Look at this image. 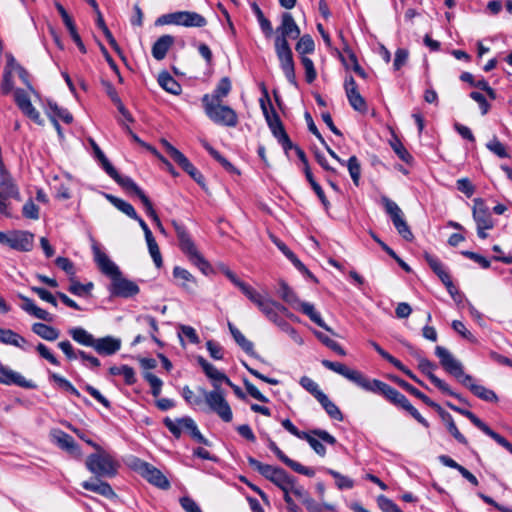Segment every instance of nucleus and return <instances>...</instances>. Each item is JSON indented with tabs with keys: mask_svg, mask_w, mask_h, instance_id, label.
Returning a JSON list of instances; mask_svg holds the SVG:
<instances>
[{
	"mask_svg": "<svg viewBox=\"0 0 512 512\" xmlns=\"http://www.w3.org/2000/svg\"><path fill=\"white\" fill-rule=\"evenodd\" d=\"M435 355L439 358L442 368L447 373L458 379L459 382L467 387L476 397L486 402L498 401V397L493 390L488 389L483 385L475 384L473 382V377L464 373L462 363L455 359L448 349L443 346H436Z\"/></svg>",
	"mask_w": 512,
	"mask_h": 512,
	"instance_id": "nucleus-1",
	"label": "nucleus"
},
{
	"mask_svg": "<svg viewBox=\"0 0 512 512\" xmlns=\"http://www.w3.org/2000/svg\"><path fill=\"white\" fill-rule=\"evenodd\" d=\"M86 443L97 451L86 458V468L97 478H113L118 473V461L94 441L86 440Z\"/></svg>",
	"mask_w": 512,
	"mask_h": 512,
	"instance_id": "nucleus-2",
	"label": "nucleus"
},
{
	"mask_svg": "<svg viewBox=\"0 0 512 512\" xmlns=\"http://www.w3.org/2000/svg\"><path fill=\"white\" fill-rule=\"evenodd\" d=\"M278 294L284 302L295 309H299L303 314L308 316L312 322L334 334L332 329L323 321L320 313L315 310L314 305L309 302L300 301L293 289L284 280L279 281Z\"/></svg>",
	"mask_w": 512,
	"mask_h": 512,
	"instance_id": "nucleus-3",
	"label": "nucleus"
},
{
	"mask_svg": "<svg viewBox=\"0 0 512 512\" xmlns=\"http://www.w3.org/2000/svg\"><path fill=\"white\" fill-rule=\"evenodd\" d=\"M172 225L175 229L180 249L188 257L189 261L198 267L203 274L207 275L209 272H211V265L197 250L193 240L186 230V227L176 221H173Z\"/></svg>",
	"mask_w": 512,
	"mask_h": 512,
	"instance_id": "nucleus-4",
	"label": "nucleus"
},
{
	"mask_svg": "<svg viewBox=\"0 0 512 512\" xmlns=\"http://www.w3.org/2000/svg\"><path fill=\"white\" fill-rule=\"evenodd\" d=\"M202 106L206 116L215 124L235 127L238 124V116L234 109L222 102H212L207 95H203Z\"/></svg>",
	"mask_w": 512,
	"mask_h": 512,
	"instance_id": "nucleus-5",
	"label": "nucleus"
},
{
	"mask_svg": "<svg viewBox=\"0 0 512 512\" xmlns=\"http://www.w3.org/2000/svg\"><path fill=\"white\" fill-rule=\"evenodd\" d=\"M199 391L204 396V401L211 412L217 414L224 422L228 423L232 421L233 413L221 388L213 389L212 391L199 388Z\"/></svg>",
	"mask_w": 512,
	"mask_h": 512,
	"instance_id": "nucleus-6",
	"label": "nucleus"
},
{
	"mask_svg": "<svg viewBox=\"0 0 512 512\" xmlns=\"http://www.w3.org/2000/svg\"><path fill=\"white\" fill-rule=\"evenodd\" d=\"M157 25H178L184 27H204L207 20L204 16L193 11H177L160 16Z\"/></svg>",
	"mask_w": 512,
	"mask_h": 512,
	"instance_id": "nucleus-7",
	"label": "nucleus"
},
{
	"mask_svg": "<svg viewBox=\"0 0 512 512\" xmlns=\"http://www.w3.org/2000/svg\"><path fill=\"white\" fill-rule=\"evenodd\" d=\"M381 200L386 213L390 216L391 221L399 235L406 241H413L414 235L408 226L400 207L386 196H383Z\"/></svg>",
	"mask_w": 512,
	"mask_h": 512,
	"instance_id": "nucleus-8",
	"label": "nucleus"
},
{
	"mask_svg": "<svg viewBox=\"0 0 512 512\" xmlns=\"http://www.w3.org/2000/svg\"><path fill=\"white\" fill-rule=\"evenodd\" d=\"M446 405L451 410L458 412L459 414L468 418L478 429H480L487 436L491 437L499 445L504 447L506 450H508L512 454V444L506 438H504L503 436H501L500 434H498L494 430H492L486 423H484L473 412L463 409V408H460V407L452 404L451 402H447Z\"/></svg>",
	"mask_w": 512,
	"mask_h": 512,
	"instance_id": "nucleus-9",
	"label": "nucleus"
},
{
	"mask_svg": "<svg viewBox=\"0 0 512 512\" xmlns=\"http://www.w3.org/2000/svg\"><path fill=\"white\" fill-rule=\"evenodd\" d=\"M418 369L423 374H425L429 378V380L442 393L447 394L449 396H452V397L458 399L460 402L467 404V401L465 400V398H463L460 394L454 392L445 381H443L442 379H440L439 377H437L434 374V370L436 369V365L433 362H431L429 359H427L425 357L419 356L418 357Z\"/></svg>",
	"mask_w": 512,
	"mask_h": 512,
	"instance_id": "nucleus-10",
	"label": "nucleus"
},
{
	"mask_svg": "<svg viewBox=\"0 0 512 512\" xmlns=\"http://www.w3.org/2000/svg\"><path fill=\"white\" fill-rule=\"evenodd\" d=\"M274 47L280 68L282 69L287 81L294 87H298V81L295 74V63L290 45L281 43V45L274 44Z\"/></svg>",
	"mask_w": 512,
	"mask_h": 512,
	"instance_id": "nucleus-11",
	"label": "nucleus"
},
{
	"mask_svg": "<svg viewBox=\"0 0 512 512\" xmlns=\"http://www.w3.org/2000/svg\"><path fill=\"white\" fill-rule=\"evenodd\" d=\"M473 219L477 225L478 237L481 239H486L488 234L485 232V230H490L494 227V220L488 207L480 198L474 199Z\"/></svg>",
	"mask_w": 512,
	"mask_h": 512,
	"instance_id": "nucleus-12",
	"label": "nucleus"
},
{
	"mask_svg": "<svg viewBox=\"0 0 512 512\" xmlns=\"http://www.w3.org/2000/svg\"><path fill=\"white\" fill-rule=\"evenodd\" d=\"M247 461L254 470L276 486H282L281 484H283L285 479L289 476L283 468L264 464L252 456H248Z\"/></svg>",
	"mask_w": 512,
	"mask_h": 512,
	"instance_id": "nucleus-13",
	"label": "nucleus"
},
{
	"mask_svg": "<svg viewBox=\"0 0 512 512\" xmlns=\"http://www.w3.org/2000/svg\"><path fill=\"white\" fill-rule=\"evenodd\" d=\"M300 439L307 441L315 453L321 457L326 455V448L321 441L329 445H335L337 443L333 435L322 429H313L310 432H305Z\"/></svg>",
	"mask_w": 512,
	"mask_h": 512,
	"instance_id": "nucleus-14",
	"label": "nucleus"
},
{
	"mask_svg": "<svg viewBox=\"0 0 512 512\" xmlns=\"http://www.w3.org/2000/svg\"><path fill=\"white\" fill-rule=\"evenodd\" d=\"M277 36L274 44L285 43L289 44L288 39H296L300 36V28L295 22L293 16L289 12H284L281 15V24L276 29Z\"/></svg>",
	"mask_w": 512,
	"mask_h": 512,
	"instance_id": "nucleus-15",
	"label": "nucleus"
},
{
	"mask_svg": "<svg viewBox=\"0 0 512 512\" xmlns=\"http://www.w3.org/2000/svg\"><path fill=\"white\" fill-rule=\"evenodd\" d=\"M0 384L15 385L25 389L37 388L32 380H27L21 373L3 364H0Z\"/></svg>",
	"mask_w": 512,
	"mask_h": 512,
	"instance_id": "nucleus-16",
	"label": "nucleus"
},
{
	"mask_svg": "<svg viewBox=\"0 0 512 512\" xmlns=\"http://www.w3.org/2000/svg\"><path fill=\"white\" fill-rule=\"evenodd\" d=\"M110 293L115 297L130 298L137 295L140 291L139 286L119 274L115 279L111 281Z\"/></svg>",
	"mask_w": 512,
	"mask_h": 512,
	"instance_id": "nucleus-17",
	"label": "nucleus"
},
{
	"mask_svg": "<svg viewBox=\"0 0 512 512\" xmlns=\"http://www.w3.org/2000/svg\"><path fill=\"white\" fill-rule=\"evenodd\" d=\"M321 363L325 368H327L337 374H340L341 376L345 377L349 381L355 383L357 386L362 388L366 377L360 371L351 369V368L347 367L345 364L340 363V362H333L330 360H322Z\"/></svg>",
	"mask_w": 512,
	"mask_h": 512,
	"instance_id": "nucleus-18",
	"label": "nucleus"
},
{
	"mask_svg": "<svg viewBox=\"0 0 512 512\" xmlns=\"http://www.w3.org/2000/svg\"><path fill=\"white\" fill-rule=\"evenodd\" d=\"M138 470L141 476L152 485L164 490L170 487V482L166 476L153 465L147 462H140Z\"/></svg>",
	"mask_w": 512,
	"mask_h": 512,
	"instance_id": "nucleus-19",
	"label": "nucleus"
},
{
	"mask_svg": "<svg viewBox=\"0 0 512 512\" xmlns=\"http://www.w3.org/2000/svg\"><path fill=\"white\" fill-rule=\"evenodd\" d=\"M344 89L347 99L352 108L358 112L365 113L367 111V103L358 90L357 83L352 76H348L344 81Z\"/></svg>",
	"mask_w": 512,
	"mask_h": 512,
	"instance_id": "nucleus-20",
	"label": "nucleus"
},
{
	"mask_svg": "<svg viewBox=\"0 0 512 512\" xmlns=\"http://www.w3.org/2000/svg\"><path fill=\"white\" fill-rule=\"evenodd\" d=\"M14 101L18 108L22 111L24 115H26L29 119L34 121L37 124H41L42 120L40 117V113L36 110V108L32 105L30 97L28 93L20 88L14 90Z\"/></svg>",
	"mask_w": 512,
	"mask_h": 512,
	"instance_id": "nucleus-21",
	"label": "nucleus"
},
{
	"mask_svg": "<svg viewBox=\"0 0 512 512\" xmlns=\"http://www.w3.org/2000/svg\"><path fill=\"white\" fill-rule=\"evenodd\" d=\"M362 389L376 394H380L384 396L392 404L396 401L397 398H399V395L401 394L398 390L386 384L385 382H382L378 379L370 380L367 377L362 386Z\"/></svg>",
	"mask_w": 512,
	"mask_h": 512,
	"instance_id": "nucleus-22",
	"label": "nucleus"
},
{
	"mask_svg": "<svg viewBox=\"0 0 512 512\" xmlns=\"http://www.w3.org/2000/svg\"><path fill=\"white\" fill-rule=\"evenodd\" d=\"M52 441L62 450L66 451L74 457L81 455L79 445L75 442L72 436L60 429H54L50 433Z\"/></svg>",
	"mask_w": 512,
	"mask_h": 512,
	"instance_id": "nucleus-23",
	"label": "nucleus"
},
{
	"mask_svg": "<svg viewBox=\"0 0 512 512\" xmlns=\"http://www.w3.org/2000/svg\"><path fill=\"white\" fill-rule=\"evenodd\" d=\"M262 90H263L265 99L264 98L260 99V107L265 116L266 122L272 132L275 129H277V127H281L283 125V123L281 122L279 115L277 114L274 107L272 106L268 91L264 85H263Z\"/></svg>",
	"mask_w": 512,
	"mask_h": 512,
	"instance_id": "nucleus-24",
	"label": "nucleus"
},
{
	"mask_svg": "<svg viewBox=\"0 0 512 512\" xmlns=\"http://www.w3.org/2000/svg\"><path fill=\"white\" fill-rule=\"evenodd\" d=\"M93 252L95 261L103 274L111 278V281L115 279L121 271L119 267L109 259V257L103 253L97 246H93Z\"/></svg>",
	"mask_w": 512,
	"mask_h": 512,
	"instance_id": "nucleus-25",
	"label": "nucleus"
},
{
	"mask_svg": "<svg viewBox=\"0 0 512 512\" xmlns=\"http://www.w3.org/2000/svg\"><path fill=\"white\" fill-rule=\"evenodd\" d=\"M34 244V235L28 231H12L10 232L11 249L17 251L28 252L31 251Z\"/></svg>",
	"mask_w": 512,
	"mask_h": 512,
	"instance_id": "nucleus-26",
	"label": "nucleus"
},
{
	"mask_svg": "<svg viewBox=\"0 0 512 512\" xmlns=\"http://www.w3.org/2000/svg\"><path fill=\"white\" fill-rule=\"evenodd\" d=\"M197 361L205 375L211 380L214 389H220L221 383H229V378L202 356H199Z\"/></svg>",
	"mask_w": 512,
	"mask_h": 512,
	"instance_id": "nucleus-27",
	"label": "nucleus"
},
{
	"mask_svg": "<svg viewBox=\"0 0 512 512\" xmlns=\"http://www.w3.org/2000/svg\"><path fill=\"white\" fill-rule=\"evenodd\" d=\"M94 350L100 355H113L121 348V340L112 336L95 338L93 345Z\"/></svg>",
	"mask_w": 512,
	"mask_h": 512,
	"instance_id": "nucleus-28",
	"label": "nucleus"
},
{
	"mask_svg": "<svg viewBox=\"0 0 512 512\" xmlns=\"http://www.w3.org/2000/svg\"><path fill=\"white\" fill-rule=\"evenodd\" d=\"M81 486L88 491L97 493L107 499L116 497V493L108 482L102 481L101 478L91 479L81 483Z\"/></svg>",
	"mask_w": 512,
	"mask_h": 512,
	"instance_id": "nucleus-29",
	"label": "nucleus"
},
{
	"mask_svg": "<svg viewBox=\"0 0 512 512\" xmlns=\"http://www.w3.org/2000/svg\"><path fill=\"white\" fill-rule=\"evenodd\" d=\"M388 378L392 382H394L395 384L400 386L402 389H404L406 392H408L411 395H413V396L417 397L418 399L422 400L426 405H428V406H430L432 408H435L437 410L441 409V407L437 403L432 401L428 396H426L424 393H422L420 390H418L417 388L412 386L407 381L401 379L400 377H398L396 375H388Z\"/></svg>",
	"mask_w": 512,
	"mask_h": 512,
	"instance_id": "nucleus-30",
	"label": "nucleus"
},
{
	"mask_svg": "<svg viewBox=\"0 0 512 512\" xmlns=\"http://www.w3.org/2000/svg\"><path fill=\"white\" fill-rule=\"evenodd\" d=\"M0 343L5 345H12L22 350H26L27 340L11 329H4L0 327Z\"/></svg>",
	"mask_w": 512,
	"mask_h": 512,
	"instance_id": "nucleus-31",
	"label": "nucleus"
},
{
	"mask_svg": "<svg viewBox=\"0 0 512 512\" xmlns=\"http://www.w3.org/2000/svg\"><path fill=\"white\" fill-rule=\"evenodd\" d=\"M174 43V37L171 35H162L152 46V56L156 60H163L167 52Z\"/></svg>",
	"mask_w": 512,
	"mask_h": 512,
	"instance_id": "nucleus-32",
	"label": "nucleus"
},
{
	"mask_svg": "<svg viewBox=\"0 0 512 512\" xmlns=\"http://www.w3.org/2000/svg\"><path fill=\"white\" fill-rule=\"evenodd\" d=\"M393 405L405 410L408 412L418 423L423 425L424 427H429V422L422 417V415L418 412V410L410 403L407 397L404 394H400L399 398L393 403Z\"/></svg>",
	"mask_w": 512,
	"mask_h": 512,
	"instance_id": "nucleus-33",
	"label": "nucleus"
},
{
	"mask_svg": "<svg viewBox=\"0 0 512 512\" xmlns=\"http://www.w3.org/2000/svg\"><path fill=\"white\" fill-rule=\"evenodd\" d=\"M71 338L80 345L92 347L95 342V337L82 327H73L68 330Z\"/></svg>",
	"mask_w": 512,
	"mask_h": 512,
	"instance_id": "nucleus-34",
	"label": "nucleus"
},
{
	"mask_svg": "<svg viewBox=\"0 0 512 512\" xmlns=\"http://www.w3.org/2000/svg\"><path fill=\"white\" fill-rule=\"evenodd\" d=\"M229 330L235 342L245 351L248 355L258 357L254 350V344L246 339L239 329L233 326L231 323L228 324Z\"/></svg>",
	"mask_w": 512,
	"mask_h": 512,
	"instance_id": "nucleus-35",
	"label": "nucleus"
},
{
	"mask_svg": "<svg viewBox=\"0 0 512 512\" xmlns=\"http://www.w3.org/2000/svg\"><path fill=\"white\" fill-rule=\"evenodd\" d=\"M32 331L47 341H55L59 338L60 335V331L58 329L40 322L34 323L32 325Z\"/></svg>",
	"mask_w": 512,
	"mask_h": 512,
	"instance_id": "nucleus-36",
	"label": "nucleus"
},
{
	"mask_svg": "<svg viewBox=\"0 0 512 512\" xmlns=\"http://www.w3.org/2000/svg\"><path fill=\"white\" fill-rule=\"evenodd\" d=\"M173 277L181 281L179 285L187 291L193 290L196 285L194 276L186 269L176 266L173 269Z\"/></svg>",
	"mask_w": 512,
	"mask_h": 512,
	"instance_id": "nucleus-37",
	"label": "nucleus"
},
{
	"mask_svg": "<svg viewBox=\"0 0 512 512\" xmlns=\"http://www.w3.org/2000/svg\"><path fill=\"white\" fill-rule=\"evenodd\" d=\"M232 88L229 77H223L220 79L215 89L211 94H206L208 98L212 99V102H222L223 98L228 96Z\"/></svg>",
	"mask_w": 512,
	"mask_h": 512,
	"instance_id": "nucleus-38",
	"label": "nucleus"
},
{
	"mask_svg": "<svg viewBox=\"0 0 512 512\" xmlns=\"http://www.w3.org/2000/svg\"><path fill=\"white\" fill-rule=\"evenodd\" d=\"M440 412V415L442 419L446 422L447 429L449 433L461 444L468 445V441L466 437L459 431L457 428L452 416L443 411L442 409L438 410Z\"/></svg>",
	"mask_w": 512,
	"mask_h": 512,
	"instance_id": "nucleus-39",
	"label": "nucleus"
},
{
	"mask_svg": "<svg viewBox=\"0 0 512 512\" xmlns=\"http://www.w3.org/2000/svg\"><path fill=\"white\" fill-rule=\"evenodd\" d=\"M158 83L165 91L173 95L181 93V85L167 72L159 75Z\"/></svg>",
	"mask_w": 512,
	"mask_h": 512,
	"instance_id": "nucleus-40",
	"label": "nucleus"
},
{
	"mask_svg": "<svg viewBox=\"0 0 512 512\" xmlns=\"http://www.w3.org/2000/svg\"><path fill=\"white\" fill-rule=\"evenodd\" d=\"M161 144L164 147L166 153L176 162L181 168H183L188 162V158L177 148L171 145L167 140L162 139Z\"/></svg>",
	"mask_w": 512,
	"mask_h": 512,
	"instance_id": "nucleus-41",
	"label": "nucleus"
},
{
	"mask_svg": "<svg viewBox=\"0 0 512 512\" xmlns=\"http://www.w3.org/2000/svg\"><path fill=\"white\" fill-rule=\"evenodd\" d=\"M161 144L164 147L166 153L176 162L181 168H183L188 162V158L177 148L171 145L167 140L162 139Z\"/></svg>",
	"mask_w": 512,
	"mask_h": 512,
	"instance_id": "nucleus-42",
	"label": "nucleus"
},
{
	"mask_svg": "<svg viewBox=\"0 0 512 512\" xmlns=\"http://www.w3.org/2000/svg\"><path fill=\"white\" fill-rule=\"evenodd\" d=\"M161 144L164 147L166 153L176 162L181 168H183L188 162V158L177 148L171 145L167 140L162 139Z\"/></svg>",
	"mask_w": 512,
	"mask_h": 512,
	"instance_id": "nucleus-43",
	"label": "nucleus"
},
{
	"mask_svg": "<svg viewBox=\"0 0 512 512\" xmlns=\"http://www.w3.org/2000/svg\"><path fill=\"white\" fill-rule=\"evenodd\" d=\"M107 199L113 206H115L118 210L126 214L131 219L137 218V212L135 211L134 207L127 201L113 195H107Z\"/></svg>",
	"mask_w": 512,
	"mask_h": 512,
	"instance_id": "nucleus-44",
	"label": "nucleus"
},
{
	"mask_svg": "<svg viewBox=\"0 0 512 512\" xmlns=\"http://www.w3.org/2000/svg\"><path fill=\"white\" fill-rule=\"evenodd\" d=\"M295 50L300 55V58L307 54H312L315 50L314 40L309 34L301 36L295 46Z\"/></svg>",
	"mask_w": 512,
	"mask_h": 512,
	"instance_id": "nucleus-45",
	"label": "nucleus"
},
{
	"mask_svg": "<svg viewBox=\"0 0 512 512\" xmlns=\"http://www.w3.org/2000/svg\"><path fill=\"white\" fill-rule=\"evenodd\" d=\"M323 409L326 411V413L335 420L342 421L343 420V414L340 411V409L333 403L326 394H324L321 398L317 400Z\"/></svg>",
	"mask_w": 512,
	"mask_h": 512,
	"instance_id": "nucleus-46",
	"label": "nucleus"
},
{
	"mask_svg": "<svg viewBox=\"0 0 512 512\" xmlns=\"http://www.w3.org/2000/svg\"><path fill=\"white\" fill-rule=\"evenodd\" d=\"M256 306L271 322L276 320V318L279 316L276 313L275 301L266 296Z\"/></svg>",
	"mask_w": 512,
	"mask_h": 512,
	"instance_id": "nucleus-47",
	"label": "nucleus"
},
{
	"mask_svg": "<svg viewBox=\"0 0 512 512\" xmlns=\"http://www.w3.org/2000/svg\"><path fill=\"white\" fill-rule=\"evenodd\" d=\"M93 287L94 286L92 282H89L87 284H81L79 281L71 278L68 291L75 296L86 297L90 295Z\"/></svg>",
	"mask_w": 512,
	"mask_h": 512,
	"instance_id": "nucleus-48",
	"label": "nucleus"
},
{
	"mask_svg": "<svg viewBox=\"0 0 512 512\" xmlns=\"http://www.w3.org/2000/svg\"><path fill=\"white\" fill-rule=\"evenodd\" d=\"M424 258L433 272L440 278V280H443L449 276V273L444 269V265L436 256L426 252L424 254Z\"/></svg>",
	"mask_w": 512,
	"mask_h": 512,
	"instance_id": "nucleus-49",
	"label": "nucleus"
},
{
	"mask_svg": "<svg viewBox=\"0 0 512 512\" xmlns=\"http://www.w3.org/2000/svg\"><path fill=\"white\" fill-rule=\"evenodd\" d=\"M48 108L49 111L47 112V114L55 116L57 120L61 119L66 124H70L73 121V116L71 115V113L67 109L59 107L56 103L49 102Z\"/></svg>",
	"mask_w": 512,
	"mask_h": 512,
	"instance_id": "nucleus-50",
	"label": "nucleus"
},
{
	"mask_svg": "<svg viewBox=\"0 0 512 512\" xmlns=\"http://www.w3.org/2000/svg\"><path fill=\"white\" fill-rule=\"evenodd\" d=\"M50 380L55 382L59 388L71 393L72 395L80 398L81 394L80 392L73 386V384L64 378L63 376L57 374V373H51L49 376Z\"/></svg>",
	"mask_w": 512,
	"mask_h": 512,
	"instance_id": "nucleus-51",
	"label": "nucleus"
},
{
	"mask_svg": "<svg viewBox=\"0 0 512 512\" xmlns=\"http://www.w3.org/2000/svg\"><path fill=\"white\" fill-rule=\"evenodd\" d=\"M202 146L206 149V151L217 161L219 162L227 171H233L234 166L223 157L217 150H215L206 140H201Z\"/></svg>",
	"mask_w": 512,
	"mask_h": 512,
	"instance_id": "nucleus-52",
	"label": "nucleus"
},
{
	"mask_svg": "<svg viewBox=\"0 0 512 512\" xmlns=\"http://www.w3.org/2000/svg\"><path fill=\"white\" fill-rule=\"evenodd\" d=\"M347 168L355 186H359L361 177V165L358 158L353 155L347 161Z\"/></svg>",
	"mask_w": 512,
	"mask_h": 512,
	"instance_id": "nucleus-53",
	"label": "nucleus"
},
{
	"mask_svg": "<svg viewBox=\"0 0 512 512\" xmlns=\"http://www.w3.org/2000/svg\"><path fill=\"white\" fill-rule=\"evenodd\" d=\"M300 385L313 395L317 400L321 398L325 393L320 389L319 385L311 378L303 376L300 379Z\"/></svg>",
	"mask_w": 512,
	"mask_h": 512,
	"instance_id": "nucleus-54",
	"label": "nucleus"
},
{
	"mask_svg": "<svg viewBox=\"0 0 512 512\" xmlns=\"http://www.w3.org/2000/svg\"><path fill=\"white\" fill-rule=\"evenodd\" d=\"M326 472L336 480V486L338 489L344 490L352 489L354 487V481L349 477L344 476L333 469H326Z\"/></svg>",
	"mask_w": 512,
	"mask_h": 512,
	"instance_id": "nucleus-55",
	"label": "nucleus"
},
{
	"mask_svg": "<svg viewBox=\"0 0 512 512\" xmlns=\"http://www.w3.org/2000/svg\"><path fill=\"white\" fill-rule=\"evenodd\" d=\"M486 148L492 152L493 154L497 155L499 158H509L510 155L506 150V147L504 144H502L496 136H494L487 144Z\"/></svg>",
	"mask_w": 512,
	"mask_h": 512,
	"instance_id": "nucleus-56",
	"label": "nucleus"
},
{
	"mask_svg": "<svg viewBox=\"0 0 512 512\" xmlns=\"http://www.w3.org/2000/svg\"><path fill=\"white\" fill-rule=\"evenodd\" d=\"M390 145L396 155L405 163L410 164L413 160L412 155L407 151L402 142L395 138L390 142Z\"/></svg>",
	"mask_w": 512,
	"mask_h": 512,
	"instance_id": "nucleus-57",
	"label": "nucleus"
},
{
	"mask_svg": "<svg viewBox=\"0 0 512 512\" xmlns=\"http://www.w3.org/2000/svg\"><path fill=\"white\" fill-rule=\"evenodd\" d=\"M315 335L325 346H327L329 349H331L338 355H340V356L346 355V351L335 340L329 338L327 335L323 334L322 332H315Z\"/></svg>",
	"mask_w": 512,
	"mask_h": 512,
	"instance_id": "nucleus-58",
	"label": "nucleus"
},
{
	"mask_svg": "<svg viewBox=\"0 0 512 512\" xmlns=\"http://www.w3.org/2000/svg\"><path fill=\"white\" fill-rule=\"evenodd\" d=\"M147 246L149 249V253L153 259V262L157 268H160L163 264L162 256L160 253L159 246L154 238V236L146 239Z\"/></svg>",
	"mask_w": 512,
	"mask_h": 512,
	"instance_id": "nucleus-59",
	"label": "nucleus"
},
{
	"mask_svg": "<svg viewBox=\"0 0 512 512\" xmlns=\"http://www.w3.org/2000/svg\"><path fill=\"white\" fill-rule=\"evenodd\" d=\"M136 321L138 323L148 324L151 328L150 336H151L152 340L159 345L162 344L161 341L155 335V333L158 332L159 328H158L157 321L154 317H152L150 315H139V316H137Z\"/></svg>",
	"mask_w": 512,
	"mask_h": 512,
	"instance_id": "nucleus-60",
	"label": "nucleus"
},
{
	"mask_svg": "<svg viewBox=\"0 0 512 512\" xmlns=\"http://www.w3.org/2000/svg\"><path fill=\"white\" fill-rule=\"evenodd\" d=\"M14 90L13 73L8 69H4L0 85V92L2 95H8L12 91L14 92Z\"/></svg>",
	"mask_w": 512,
	"mask_h": 512,
	"instance_id": "nucleus-61",
	"label": "nucleus"
},
{
	"mask_svg": "<svg viewBox=\"0 0 512 512\" xmlns=\"http://www.w3.org/2000/svg\"><path fill=\"white\" fill-rule=\"evenodd\" d=\"M300 59H301V63L305 70V79H306L307 83L310 84V83L314 82L317 77V72L314 67V63L307 56H303Z\"/></svg>",
	"mask_w": 512,
	"mask_h": 512,
	"instance_id": "nucleus-62",
	"label": "nucleus"
},
{
	"mask_svg": "<svg viewBox=\"0 0 512 512\" xmlns=\"http://www.w3.org/2000/svg\"><path fill=\"white\" fill-rule=\"evenodd\" d=\"M239 289L254 305H257L265 297L247 283L241 285Z\"/></svg>",
	"mask_w": 512,
	"mask_h": 512,
	"instance_id": "nucleus-63",
	"label": "nucleus"
},
{
	"mask_svg": "<svg viewBox=\"0 0 512 512\" xmlns=\"http://www.w3.org/2000/svg\"><path fill=\"white\" fill-rule=\"evenodd\" d=\"M378 507L382 510V512H398L399 507L389 498L384 495H379L377 497Z\"/></svg>",
	"mask_w": 512,
	"mask_h": 512,
	"instance_id": "nucleus-64",
	"label": "nucleus"
}]
</instances>
